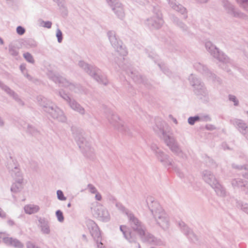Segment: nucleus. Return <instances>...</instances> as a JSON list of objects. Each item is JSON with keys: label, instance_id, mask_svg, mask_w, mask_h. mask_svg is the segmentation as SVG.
I'll use <instances>...</instances> for the list:
<instances>
[{"label": "nucleus", "instance_id": "obj_1", "mask_svg": "<svg viewBox=\"0 0 248 248\" xmlns=\"http://www.w3.org/2000/svg\"><path fill=\"white\" fill-rule=\"evenodd\" d=\"M169 128L167 124L163 121L156 124L154 129L175 155L183 159H186V155L180 149L172 133L170 132Z\"/></svg>", "mask_w": 248, "mask_h": 248}, {"label": "nucleus", "instance_id": "obj_2", "mask_svg": "<svg viewBox=\"0 0 248 248\" xmlns=\"http://www.w3.org/2000/svg\"><path fill=\"white\" fill-rule=\"evenodd\" d=\"M145 202L157 224L163 230H168L170 227L169 217L159 203L151 196L147 198Z\"/></svg>", "mask_w": 248, "mask_h": 248}, {"label": "nucleus", "instance_id": "obj_3", "mask_svg": "<svg viewBox=\"0 0 248 248\" xmlns=\"http://www.w3.org/2000/svg\"><path fill=\"white\" fill-rule=\"evenodd\" d=\"M127 217L131 227L139 234L143 241L159 246L164 245L161 240L146 232L144 226L133 214L127 213Z\"/></svg>", "mask_w": 248, "mask_h": 248}, {"label": "nucleus", "instance_id": "obj_4", "mask_svg": "<svg viewBox=\"0 0 248 248\" xmlns=\"http://www.w3.org/2000/svg\"><path fill=\"white\" fill-rule=\"evenodd\" d=\"M37 101L43 110L48 113L53 119L62 123L66 121L67 118L63 111L51 101L41 95L37 96Z\"/></svg>", "mask_w": 248, "mask_h": 248}, {"label": "nucleus", "instance_id": "obj_5", "mask_svg": "<svg viewBox=\"0 0 248 248\" xmlns=\"http://www.w3.org/2000/svg\"><path fill=\"white\" fill-rule=\"evenodd\" d=\"M150 148L155 154L157 159L168 170L170 171L171 169L174 170L180 178L184 179L185 181H186L185 174L179 169L175 167L172 159L170 158L169 155L159 149L157 145L155 143L151 145Z\"/></svg>", "mask_w": 248, "mask_h": 248}, {"label": "nucleus", "instance_id": "obj_6", "mask_svg": "<svg viewBox=\"0 0 248 248\" xmlns=\"http://www.w3.org/2000/svg\"><path fill=\"white\" fill-rule=\"evenodd\" d=\"M150 148L155 154L157 159L168 170L170 171L171 169L174 170L180 178L184 179L185 181H186L185 174L179 169L175 167L172 159L170 158L169 155L159 149L157 145L155 143L151 145Z\"/></svg>", "mask_w": 248, "mask_h": 248}, {"label": "nucleus", "instance_id": "obj_7", "mask_svg": "<svg viewBox=\"0 0 248 248\" xmlns=\"http://www.w3.org/2000/svg\"><path fill=\"white\" fill-rule=\"evenodd\" d=\"M205 46L210 55L220 62L219 66L228 73H230L233 66L229 58L210 41H207Z\"/></svg>", "mask_w": 248, "mask_h": 248}, {"label": "nucleus", "instance_id": "obj_8", "mask_svg": "<svg viewBox=\"0 0 248 248\" xmlns=\"http://www.w3.org/2000/svg\"><path fill=\"white\" fill-rule=\"evenodd\" d=\"M48 77L55 82L59 84L60 86L67 88L71 92L79 94H87L86 90L79 84H75L67 80L65 78L56 74L52 71L47 72Z\"/></svg>", "mask_w": 248, "mask_h": 248}, {"label": "nucleus", "instance_id": "obj_9", "mask_svg": "<svg viewBox=\"0 0 248 248\" xmlns=\"http://www.w3.org/2000/svg\"><path fill=\"white\" fill-rule=\"evenodd\" d=\"M188 80L190 85L193 87L194 93L200 99L204 101H209V93L204 86V83L201 79L193 74H191L188 77Z\"/></svg>", "mask_w": 248, "mask_h": 248}, {"label": "nucleus", "instance_id": "obj_10", "mask_svg": "<svg viewBox=\"0 0 248 248\" xmlns=\"http://www.w3.org/2000/svg\"><path fill=\"white\" fill-rule=\"evenodd\" d=\"M78 65L98 82L105 85L108 84V80L107 78L101 75V71L96 67L89 65L83 61H80Z\"/></svg>", "mask_w": 248, "mask_h": 248}, {"label": "nucleus", "instance_id": "obj_11", "mask_svg": "<svg viewBox=\"0 0 248 248\" xmlns=\"http://www.w3.org/2000/svg\"><path fill=\"white\" fill-rule=\"evenodd\" d=\"M107 36L113 47L122 56H126L127 51L122 42L117 37L116 33L113 31L107 32Z\"/></svg>", "mask_w": 248, "mask_h": 248}, {"label": "nucleus", "instance_id": "obj_12", "mask_svg": "<svg viewBox=\"0 0 248 248\" xmlns=\"http://www.w3.org/2000/svg\"><path fill=\"white\" fill-rule=\"evenodd\" d=\"M93 216L103 222H108L110 219L107 209L100 203L95 202L91 208Z\"/></svg>", "mask_w": 248, "mask_h": 248}, {"label": "nucleus", "instance_id": "obj_13", "mask_svg": "<svg viewBox=\"0 0 248 248\" xmlns=\"http://www.w3.org/2000/svg\"><path fill=\"white\" fill-rule=\"evenodd\" d=\"M73 136L84 155L88 157H90L91 156V154L93 152V150L91 148L90 144L86 141L83 137L82 133L79 131L73 132Z\"/></svg>", "mask_w": 248, "mask_h": 248}, {"label": "nucleus", "instance_id": "obj_14", "mask_svg": "<svg viewBox=\"0 0 248 248\" xmlns=\"http://www.w3.org/2000/svg\"><path fill=\"white\" fill-rule=\"evenodd\" d=\"M118 66L124 70L126 74L130 77L135 82L143 83L147 85V80L140 75L137 71L133 70L129 65L125 64H122L121 62H116Z\"/></svg>", "mask_w": 248, "mask_h": 248}, {"label": "nucleus", "instance_id": "obj_15", "mask_svg": "<svg viewBox=\"0 0 248 248\" xmlns=\"http://www.w3.org/2000/svg\"><path fill=\"white\" fill-rule=\"evenodd\" d=\"M164 23L162 14L157 11L154 15L147 18L145 21V24L152 31L160 29Z\"/></svg>", "mask_w": 248, "mask_h": 248}, {"label": "nucleus", "instance_id": "obj_16", "mask_svg": "<svg viewBox=\"0 0 248 248\" xmlns=\"http://www.w3.org/2000/svg\"><path fill=\"white\" fill-rule=\"evenodd\" d=\"M86 223L91 235L97 244L98 248H104L101 242V233L97 224L91 219L87 220Z\"/></svg>", "mask_w": 248, "mask_h": 248}, {"label": "nucleus", "instance_id": "obj_17", "mask_svg": "<svg viewBox=\"0 0 248 248\" xmlns=\"http://www.w3.org/2000/svg\"><path fill=\"white\" fill-rule=\"evenodd\" d=\"M193 67L195 70L200 72L209 80L217 82L219 84L221 83V80L214 74L209 71L207 67L202 63L197 62H195L193 64Z\"/></svg>", "mask_w": 248, "mask_h": 248}, {"label": "nucleus", "instance_id": "obj_18", "mask_svg": "<svg viewBox=\"0 0 248 248\" xmlns=\"http://www.w3.org/2000/svg\"><path fill=\"white\" fill-rule=\"evenodd\" d=\"M59 94L69 104V107L73 110L81 115L85 114V110L81 105L74 99L71 98L66 93L62 91L59 92Z\"/></svg>", "mask_w": 248, "mask_h": 248}, {"label": "nucleus", "instance_id": "obj_19", "mask_svg": "<svg viewBox=\"0 0 248 248\" xmlns=\"http://www.w3.org/2000/svg\"><path fill=\"white\" fill-rule=\"evenodd\" d=\"M116 16L121 20L125 17V12L124 5L119 0H106Z\"/></svg>", "mask_w": 248, "mask_h": 248}, {"label": "nucleus", "instance_id": "obj_20", "mask_svg": "<svg viewBox=\"0 0 248 248\" xmlns=\"http://www.w3.org/2000/svg\"><path fill=\"white\" fill-rule=\"evenodd\" d=\"M108 119L115 128L124 132L125 134L130 135L131 133L129 128L119 119L117 114H111L110 117L108 116Z\"/></svg>", "mask_w": 248, "mask_h": 248}, {"label": "nucleus", "instance_id": "obj_21", "mask_svg": "<svg viewBox=\"0 0 248 248\" xmlns=\"http://www.w3.org/2000/svg\"><path fill=\"white\" fill-rule=\"evenodd\" d=\"M0 88L4 91L10 97H12L15 102L20 106H23L25 105L24 101L20 96L12 90L9 87L5 85L3 82L0 80Z\"/></svg>", "mask_w": 248, "mask_h": 248}, {"label": "nucleus", "instance_id": "obj_22", "mask_svg": "<svg viewBox=\"0 0 248 248\" xmlns=\"http://www.w3.org/2000/svg\"><path fill=\"white\" fill-rule=\"evenodd\" d=\"M6 166L13 177H16V176L19 177L20 176L21 172L19 168V165L16 160L12 157L10 156L9 158L7 159Z\"/></svg>", "mask_w": 248, "mask_h": 248}, {"label": "nucleus", "instance_id": "obj_23", "mask_svg": "<svg viewBox=\"0 0 248 248\" xmlns=\"http://www.w3.org/2000/svg\"><path fill=\"white\" fill-rule=\"evenodd\" d=\"M222 5L225 9L228 14L231 16L243 19H245L247 17V16L239 11V10H235L234 9L233 5H232L229 1L227 0H222Z\"/></svg>", "mask_w": 248, "mask_h": 248}, {"label": "nucleus", "instance_id": "obj_24", "mask_svg": "<svg viewBox=\"0 0 248 248\" xmlns=\"http://www.w3.org/2000/svg\"><path fill=\"white\" fill-rule=\"evenodd\" d=\"M38 226L42 233L46 235L49 234L51 231L49 221L46 218L41 217L38 218Z\"/></svg>", "mask_w": 248, "mask_h": 248}, {"label": "nucleus", "instance_id": "obj_25", "mask_svg": "<svg viewBox=\"0 0 248 248\" xmlns=\"http://www.w3.org/2000/svg\"><path fill=\"white\" fill-rule=\"evenodd\" d=\"M1 240L7 246L14 247L15 248H23L24 244L16 238L12 237L1 236Z\"/></svg>", "mask_w": 248, "mask_h": 248}, {"label": "nucleus", "instance_id": "obj_26", "mask_svg": "<svg viewBox=\"0 0 248 248\" xmlns=\"http://www.w3.org/2000/svg\"><path fill=\"white\" fill-rule=\"evenodd\" d=\"M179 226L181 232L193 242L197 241V238L193 232L183 222L179 223Z\"/></svg>", "mask_w": 248, "mask_h": 248}, {"label": "nucleus", "instance_id": "obj_27", "mask_svg": "<svg viewBox=\"0 0 248 248\" xmlns=\"http://www.w3.org/2000/svg\"><path fill=\"white\" fill-rule=\"evenodd\" d=\"M202 177L205 182L208 184L211 187L215 186L218 181L214 174L208 170H204L202 172Z\"/></svg>", "mask_w": 248, "mask_h": 248}, {"label": "nucleus", "instance_id": "obj_28", "mask_svg": "<svg viewBox=\"0 0 248 248\" xmlns=\"http://www.w3.org/2000/svg\"><path fill=\"white\" fill-rule=\"evenodd\" d=\"M120 230L123 234L124 237L130 243H133L135 247L138 248H140V244L136 242V239L134 237L131 235V233L128 231V229L124 225H121Z\"/></svg>", "mask_w": 248, "mask_h": 248}, {"label": "nucleus", "instance_id": "obj_29", "mask_svg": "<svg viewBox=\"0 0 248 248\" xmlns=\"http://www.w3.org/2000/svg\"><path fill=\"white\" fill-rule=\"evenodd\" d=\"M170 6L173 10L177 11L182 15H185V18L187 17V16L185 15L186 13V9L181 4L178 3L176 0H167Z\"/></svg>", "mask_w": 248, "mask_h": 248}, {"label": "nucleus", "instance_id": "obj_30", "mask_svg": "<svg viewBox=\"0 0 248 248\" xmlns=\"http://www.w3.org/2000/svg\"><path fill=\"white\" fill-rule=\"evenodd\" d=\"M232 124L234 125L242 134L245 132L246 129L248 127L243 120L238 119H234L231 120Z\"/></svg>", "mask_w": 248, "mask_h": 248}, {"label": "nucleus", "instance_id": "obj_31", "mask_svg": "<svg viewBox=\"0 0 248 248\" xmlns=\"http://www.w3.org/2000/svg\"><path fill=\"white\" fill-rule=\"evenodd\" d=\"M16 181V183L13 184L11 187V190L12 192L17 193L21 190L22 189L21 184L23 182V178L22 176V174H20V176L16 177H13Z\"/></svg>", "mask_w": 248, "mask_h": 248}, {"label": "nucleus", "instance_id": "obj_32", "mask_svg": "<svg viewBox=\"0 0 248 248\" xmlns=\"http://www.w3.org/2000/svg\"><path fill=\"white\" fill-rule=\"evenodd\" d=\"M212 187L215 190L217 194L222 197H225L228 195V192L225 188L217 181L215 183V186Z\"/></svg>", "mask_w": 248, "mask_h": 248}, {"label": "nucleus", "instance_id": "obj_33", "mask_svg": "<svg viewBox=\"0 0 248 248\" xmlns=\"http://www.w3.org/2000/svg\"><path fill=\"white\" fill-rule=\"evenodd\" d=\"M39 207L37 205L28 204L24 207V211L25 213L29 215L35 214L39 211Z\"/></svg>", "mask_w": 248, "mask_h": 248}, {"label": "nucleus", "instance_id": "obj_34", "mask_svg": "<svg viewBox=\"0 0 248 248\" xmlns=\"http://www.w3.org/2000/svg\"><path fill=\"white\" fill-rule=\"evenodd\" d=\"M246 182L241 178H235L232 180V185L234 188L242 189Z\"/></svg>", "mask_w": 248, "mask_h": 248}, {"label": "nucleus", "instance_id": "obj_35", "mask_svg": "<svg viewBox=\"0 0 248 248\" xmlns=\"http://www.w3.org/2000/svg\"><path fill=\"white\" fill-rule=\"evenodd\" d=\"M198 116L199 118V122H207L211 121L210 116L208 114H201Z\"/></svg>", "mask_w": 248, "mask_h": 248}, {"label": "nucleus", "instance_id": "obj_36", "mask_svg": "<svg viewBox=\"0 0 248 248\" xmlns=\"http://www.w3.org/2000/svg\"><path fill=\"white\" fill-rule=\"evenodd\" d=\"M173 21L183 31L187 30V26L184 23L181 21L177 17H174L173 18Z\"/></svg>", "mask_w": 248, "mask_h": 248}, {"label": "nucleus", "instance_id": "obj_37", "mask_svg": "<svg viewBox=\"0 0 248 248\" xmlns=\"http://www.w3.org/2000/svg\"><path fill=\"white\" fill-rule=\"evenodd\" d=\"M39 26L47 29H50L52 26V22L49 21H45L42 19L38 20Z\"/></svg>", "mask_w": 248, "mask_h": 248}, {"label": "nucleus", "instance_id": "obj_38", "mask_svg": "<svg viewBox=\"0 0 248 248\" xmlns=\"http://www.w3.org/2000/svg\"><path fill=\"white\" fill-rule=\"evenodd\" d=\"M238 207L241 208V209L245 213L248 214V204L241 202L239 201L237 202Z\"/></svg>", "mask_w": 248, "mask_h": 248}, {"label": "nucleus", "instance_id": "obj_39", "mask_svg": "<svg viewBox=\"0 0 248 248\" xmlns=\"http://www.w3.org/2000/svg\"><path fill=\"white\" fill-rule=\"evenodd\" d=\"M236 1L248 12V0H236Z\"/></svg>", "mask_w": 248, "mask_h": 248}, {"label": "nucleus", "instance_id": "obj_40", "mask_svg": "<svg viewBox=\"0 0 248 248\" xmlns=\"http://www.w3.org/2000/svg\"><path fill=\"white\" fill-rule=\"evenodd\" d=\"M116 206L118 210L123 213H125L127 216V213H130L128 210H127L124 206L121 203L117 202L116 203Z\"/></svg>", "mask_w": 248, "mask_h": 248}, {"label": "nucleus", "instance_id": "obj_41", "mask_svg": "<svg viewBox=\"0 0 248 248\" xmlns=\"http://www.w3.org/2000/svg\"><path fill=\"white\" fill-rule=\"evenodd\" d=\"M199 118L198 115L190 117L188 118L187 122L190 125H193L195 124V123L199 122Z\"/></svg>", "mask_w": 248, "mask_h": 248}, {"label": "nucleus", "instance_id": "obj_42", "mask_svg": "<svg viewBox=\"0 0 248 248\" xmlns=\"http://www.w3.org/2000/svg\"><path fill=\"white\" fill-rule=\"evenodd\" d=\"M23 57L25 60L30 63H33L34 62L32 56L29 52H26L23 54Z\"/></svg>", "mask_w": 248, "mask_h": 248}, {"label": "nucleus", "instance_id": "obj_43", "mask_svg": "<svg viewBox=\"0 0 248 248\" xmlns=\"http://www.w3.org/2000/svg\"><path fill=\"white\" fill-rule=\"evenodd\" d=\"M56 216L57 217L58 220L60 222H62L64 220V217L63 216L62 212L60 210H58L56 212Z\"/></svg>", "mask_w": 248, "mask_h": 248}, {"label": "nucleus", "instance_id": "obj_44", "mask_svg": "<svg viewBox=\"0 0 248 248\" xmlns=\"http://www.w3.org/2000/svg\"><path fill=\"white\" fill-rule=\"evenodd\" d=\"M158 65L160 67L161 70L164 73V74H165L166 75H167L168 76H170V71L169 69H168L164 65V64L158 63Z\"/></svg>", "mask_w": 248, "mask_h": 248}, {"label": "nucleus", "instance_id": "obj_45", "mask_svg": "<svg viewBox=\"0 0 248 248\" xmlns=\"http://www.w3.org/2000/svg\"><path fill=\"white\" fill-rule=\"evenodd\" d=\"M57 195L58 199L60 201H65L66 198L64 196L63 192L61 190L57 191Z\"/></svg>", "mask_w": 248, "mask_h": 248}, {"label": "nucleus", "instance_id": "obj_46", "mask_svg": "<svg viewBox=\"0 0 248 248\" xmlns=\"http://www.w3.org/2000/svg\"><path fill=\"white\" fill-rule=\"evenodd\" d=\"M229 99L233 103L234 106H238L239 101L235 96L230 94L229 95Z\"/></svg>", "mask_w": 248, "mask_h": 248}, {"label": "nucleus", "instance_id": "obj_47", "mask_svg": "<svg viewBox=\"0 0 248 248\" xmlns=\"http://www.w3.org/2000/svg\"><path fill=\"white\" fill-rule=\"evenodd\" d=\"M87 188L89 190V191L92 194H95L97 192V190L96 187L92 184H88L87 186Z\"/></svg>", "mask_w": 248, "mask_h": 248}, {"label": "nucleus", "instance_id": "obj_48", "mask_svg": "<svg viewBox=\"0 0 248 248\" xmlns=\"http://www.w3.org/2000/svg\"><path fill=\"white\" fill-rule=\"evenodd\" d=\"M56 37L58 39V42L60 43H61L62 40V32L59 29H58L57 30Z\"/></svg>", "mask_w": 248, "mask_h": 248}, {"label": "nucleus", "instance_id": "obj_49", "mask_svg": "<svg viewBox=\"0 0 248 248\" xmlns=\"http://www.w3.org/2000/svg\"><path fill=\"white\" fill-rule=\"evenodd\" d=\"M26 245L27 248H40L34 243L30 241H27L26 243Z\"/></svg>", "mask_w": 248, "mask_h": 248}, {"label": "nucleus", "instance_id": "obj_50", "mask_svg": "<svg viewBox=\"0 0 248 248\" xmlns=\"http://www.w3.org/2000/svg\"><path fill=\"white\" fill-rule=\"evenodd\" d=\"M9 51L10 54L14 56H16L18 55V51L13 46L9 47Z\"/></svg>", "mask_w": 248, "mask_h": 248}, {"label": "nucleus", "instance_id": "obj_51", "mask_svg": "<svg viewBox=\"0 0 248 248\" xmlns=\"http://www.w3.org/2000/svg\"><path fill=\"white\" fill-rule=\"evenodd\" d=\"M16 32L19 35H21L25 33V30L23 27L19 26L16 28Z\"/></svg>", "mask_w": 248, "mask_h": 248}, {"label": "nucleus", "instance_id": "obj_52", "mask_svg": "<svg viewBox=\"0 0 248 248\" xmlns=\"http://www.w3.org/2000/svg\"><path fill=\"white\" fill-rule=\"evenodd\" d=\"M28 131L29 132L31 133V134L34 135L36 132V130L34 127L32 125H28Z\"/></svg>", "mask_w": 248, "mask_h": 248}, {"label": "nucleus", "instance_id": "obj_53", "mask_svg": "<svg viewBox=\"0 0 248 248\" xmlns=\"http://www.w3.org/2000/svg\"><path fill=\"white\" fill-rule=\"evenodd\" d=\"M7 217L6 213L2 210L1 208H0V217L2 219H5Z\"/></svg>", "mask_w": 248, "mask_h": 248}, {"label": "nucleus", "instance_id": "obj_54", "mask_svg": "<svg viewBox=\"0 0 248 248\" xmlns=\"http://www.w3.org/2000/svg\"><path fill=\"white\" fill-rule=\"evenodd\" d=\"M28 43L29 45L31 47H34L37 46L36 43L32 40H28Z\"/></svg>", "mask_w": 248, "mask_h": 248}, {"label": "nucleus", "instance_id": "obj_55", "mask_svg": "<svg viewBox=\"0 0 248 248\" xmlns=\"http://www.w3.org/2000/svg\"><path fill=\"white\" fill-rule=\"evenodd\" d=\"M205 128L208 130H213L216 129L215 125L211 124H207L205 126Z\"/></svg>", "mask_w": 248, "mask_h": 248}, {"label": "nucleus", "instance_id": "obj_56", "mask_svg": "<svg viewBox=\"0 0 248 248\" xmlns=\"http://www.w3.org/2000/svg\"><path fill=\"white\" fill-rule=\"evenodd\" d=\"M243 191L245 192V193L247 194H248V182H246L244 186L243 187V188L242 189Z\"/></svg>", "mask_w": 248, "mask_h": 248}, {"label": "nucleus", "instance_id": "obj_57", "mask_svg": "<svg viewBox=\"0 0 248 248\" xmlns=\"http://www.w3.org/2000/svg\"><path fill=\"white\" fill-rule=\"evenodd\" d=\"M95 198L97 201H100L102 200L101 195L97 191V193H95Z\"/></svg>", "mask_w": 248, "mask_h": 248}, {"label": "nucleus", "instance_id": "obj_58", "mask_svg": "<svg viewBox=\"0 0 248 248\" xmlns=\"http://www.w3.org/2000/svg\"><path fill=\"white\" fill-rule=\"evenodd\" d=\"M232 167L234 169L239 170H243V169H246V167L243 166H238L237 165L233 164Z\"/></svg>", "mask_w": 248, "mask_h": 248}, {"label": "nucleus", "instance_id": "obj_59", "mask_svg": "<svg viewBox=\"0 0 248 248\" xmlns=\"http://www.w3.org/2000/svg\"><path fill=\"white\" fill-rule=\"evenodd\" d=\"M242 134L244 135V136L245 137V138L248 140V127L246 129V130L245 131L244 133H243Z\"/></svg>", "mask_w": 248, "mask_h": 248}, {"label": "nucleus", "instance_id": "obj_60", "mask_svg": "<svg viewBox=\"0 0 248 248\" xmlns=\"http://www.w3.org/2000/svg\"><path fill=\"white\" fill-rule=\"evenodd\" d=\"M151 54H148V57L153 59H155V57H156V55L153 52H151Z\"/></svg>", "mask_w": 248, "mask_h": 248}, {"label": "nucleus", "instance_id": "obj_61", "mask_svg": "<svg viewBox=\"0 0 248 248\" xmlns=\"http://www.w3.org/2000/svg\"><path fill=\"white\" fill-rule=\"evenodd\" d=\"M20 69L21 70V71H22V72L23 73H24V71H26V66H25V65L24 64H21L20 66Z\"/></svg>", "mask_w": 248, "mask_h": 248}, {"label": "nucleus", "instance_id": "obj_62", "mask_svg": "<svg viewBox=\"0 0 248 248\" xmlns=\"http://www.w3.org/2000/svg\"><path fill=\"white\" fill-rule=\"evenodd\" d=\"M7 223L10 226H13L15 224L14 221L12 219H9L7 221Z\"/></svg>", "mask_w": 248, "mask_h": 248}, {"label": "nucleus", "instance_id": "obj_63", "mask_svg": "<svg viewBox=\"0 0 248 248\" xmlns=\"http://www.w3.org/2000/svg\"><path fill=\"white\" fill-rule=\"evenodd\" d=\"M209 0H196L198 2L203 3L207 2Z\"/></svg>", "mask_w": 248, "mask_h": 248}, {"label": "nucleus", "instance_id": "obj_64", "mask_svg": "<svg viewBox=\"0 0 248 248\" xmlns=\"http://www.w3.org/2000/svg\"><path fill=\"white\" fill-rule=\"evenodd\" d=\"M243 176L245 178L248 179V172L245 173H243Z\"/></svg>", "mask_w": 248, "mask_h": 248}]
</instances>
